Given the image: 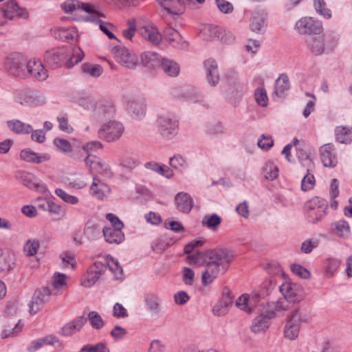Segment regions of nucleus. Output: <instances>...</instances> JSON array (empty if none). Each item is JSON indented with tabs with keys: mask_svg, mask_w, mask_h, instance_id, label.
<instances>
[{
	"mask_svg": "<svg viewBox=\"0 0 352 352\" xmlns=\"http://www.w3.org/2000/svg\"><path fill=\"white\" fill-rule=\"evenodd\" d=\"M84 53L80 47H76L72 52L65 48L51 49L47 51L44 60L51 67H58L65 64L67 68L74 67L82 60Z\"/></svg>",
	"mask_w": 352,
	"mask_h": 352,
	"instance_id": "obj_1",
	"label": "nucleus"
},
{
	"mask_svg": "<svg viewBox=\"0 0 352 352\" xmlns=\"http://www.w3.org/2000/svg\"><path fill=\"white\" fill-rule=\"evenodd\" d=\"M61 8L65 13H75L78 11H84L89 14L87 16L73 17L74 21L83 20L85 21H98V18L103 14L97 11L94 5L89 3L80 2L78 0H66L61 4Z\"/></svg>",
	"mask_w": 352,
	"mask_h": 352,
	"instance_id": "obj_2",
	"label": "nucleus"
},
{
	"mask_svg": "<svg viewBox=\"0 0 352 352\" xmlns=\"http://www.w3.org/2000/svg\"><path fill=\"white\" fill-rule=\"evenodd\" d=\"M328 201L320 197H314L305 204V211L309 222L316 224L327 214Z\"/></svg>",
	"mask_w": 352,
	"mask_h": 352,
	"instance_id": "obj_3",
	"label": "nucleus"
},
{
	"mask_svg": "<svg viewBox=\"0 0 352 352\" xmlns=\"http://www.w3.org/2000/svg\"><path fill=\"white\" fill-rule=\"evenodd\" d=\"M124 129L121 122L116 120H110L101 124L98 135L100 138L107 142H113L122 136Z\"/></svg>",
	"mask_w": 352,
	"mask_h": 352,
	"instance_id": "obj_4",
	"label": "nucleus"
},
{
	"mask_svg": "<svg viewBox=\"0 0 352 352\" xmlns=\"http://www.w3.org/2000/svg\"><path fill=\"white\" fill-rule=\"evenodd\" d=\"M302 322V314L298 307H294L287 316L284 328V336L286 338L293 340L298 338L300 323Z\"/></svg>",
	"mask_w": 352,
	"mask_h": 352,
	"instance_id": "obj_5",
	"label": "nucleus"
},
{
	"mask_svg": "<svg viewBox=\"0 0 352 352\" xmlns=\"http://www.w3.org/2000/svg\"><path fill=\"white\" fill-rule=\"evenodd\" d=\"M116 61L127 69H134L138 63V56L123 46H116L111 50Z\"/></svg>",
	"mask_w": 352,
	"mask_h": 352,
	"instance_id": "obj_6",
	"label": "nucleus"
},
{
	"mask_svg": "<svg viewBox=\"0 0 352 352\" xmlns=\"http://www.w3.org/2000/svg\"><path fill=\"white\" fill-rule=\"evenodd\" d=\"M206 260L227 270L234 258V254L227 249H214L207 252Z\"/></svg>",
	"mask_w": 352,
	"mask_h": 352,
	"instance_id": "obj_7",
	"label": "nucleus"
},
{
	"mask_svg": "<svg viewBox=\"0 0 352 352\" xmlns=\"http://www.w3.org/2000/svg\"><path fill=\"white\" fill-rule=\"evenodd\" d=\"M156 123L158 131L163 138L170 140L177 135L178 123L175 119L168 116H160Z\"/></svg>",
	"mask_w": 352,
	"mask_h": 352,
	"instance_id": "obj_8",
	"label": "nucleus"
},
{
	"mask_svg": "<svg viewBox=\"0 0 352 352\" xmlns=\"http://www.w3.org/2000/svg\"><path fill=\"white\" fill-rule=\"evenodd\" d=\"M15 177L30 189L36 190L42 193H45L48 191L45 184L42 183L30 172L18 170L15 173Z\"/></svg>",
	"mask_w": 352,
	"mask_h": 352,
	"instance_id": "obj_9",
	"label": "nucleus"
},
{
	"mask_svg": "<svg viewBox=\"0 0 352 352\" xmlns=\"http://www.w3.org/2000/svg\"><path fill=\"white\" fill-rule=\"evenodd\" d=\"M85 162L93 175L99 174L106 177L112 176L109 166L102 162L96 156L89 155L85 158Z\"/></svg>",
	"mask_w": 352,
	"mask_h": 352,
	"instance_id": "obj_10",
	"label": "nucleus"
},
{
	"mask_svg": "<svg viewBox=\"0 0 352 352\" xmlns=\"http://www.w3.org/2000/svg\"><path fill=\"white\" fill-rule=\"evenodd\" d=\"M52 292L48 287H45L42 290L36 291L29 302V312L30 314H35L40 311L45 303L48 301Z\"/></svg>",
	"mask_w": 352,
	"mask_h": 352,
	"instance_id": "obj_11",
	"label": "nucleus"
},
{
	"mask_svg": "<svg viewBox=\"0 0 352 352\" xmlns=\"http://www.w3.org/2000/svg\"><path fill=\"white\" fill-rule=\"evenodd\" d=\"M105 270V264L100 261H96L87 270V274L84 276L82 285L86 287H91L104 272Z\"/></svg>",
	"mask_w": 352,
	"mask_h": 352,
	"instance_id": "obj_12",
	"label": "nucleus"
},
{
	"mask_svg": "<svg viewBox=\"0 0 352 352\" xmlns=\"http://www.w3.org/2000/svg\"><path fill=\"white\" fill-rule=\"evenodd\" d=\"M94 115L98 121L102 124L108 120H113L115 108L109 101L99 102L95 107Z\"/></svg>",
	"mask_w": 352,
	"mask_h": 352,
	"instance_id": "obj_13",
	"label": "nucleus"
},
{
	"mask_svg": "<svg viewBox=\"0 0 352 352\" xmlns=\"http://www.w3.org/2000/svg\"><path fill=\"white\" fill-rule=\"evenodd\" d=\"M18 100L21 104L39 105L45 102V98L38 90L24 89L19 92Z\"/></svg>",
	"mask_w": 352,
	"mask_h": 352,
	"instance_id": "obj_14",
	"label": "nucleus"
},
{
	"mask_svg": "<svg viewBox=\"0 0 352 352\" xmlns=\"http://www.w3.org/2000/svg\"><path fill=\"white\" fill-rule=\"evenodd\" d=\"M296 27L302 34H320L322 30L320 23L311 17L301 19L296 23Z\"/></svg>",
	"mask_w": 352,
	"mask_h": 352,
	"instance_id": "obj_15",
	"label": "nucleus"
},
{
	"mask_svg": "<svg viewBox=\"0 0 352 352\" xmlns=\"http://www.w3.org/2000/svg\"><path fill=\"white\" fill-rule=\"evenodd\" d=\"M280 291L284 296L285 299L292 305L302 300L301 289L296 284L285 282L280 286Z\"/></svg>",
	"mask_w": 352,
	"mask_h": 352,
	"instance_id": "obj_16",
	"label": "nucleus"
},
{
	"mask_svg": "<svg viewBox=\"0 0 352 352\" xmlns=\"http://www.w3.org/2000/svg\"><path fill=\"white\" fill-rule=\"evenodd\" d=\"M138 34L146 41L153 45H158L162 40V35L155 26L145 25L137 30Z\"/></svg>",
	"mask_w": 352,
	"mask_h": 352,
	"instance_id": "obj_17",
	"label": "nucleus"
},
{
	"mask_svg": "<svg viewBox=\"0 0 352 352\" xmlns=\"http://www.w3.org/2000/svg\"><path fill=\"white\" fill-rule=\"evenodd\" d=\"M52 34L62 41L73 43L78 39V34L75 27H57L51 30Z\"/></svg>",
	"mask_w": 352,
	"mask_h": 352,
	"instance_id": "obj_18",
	"label": "nucleus"
},
{
	"mask_svg": "<svg viewBox=\"0 0 352 352\" xmlns=\"http://www.w3.org/2000/svg\"><path fill=\"white\" fill-rule=\"evenodd\" d=\"M226 270L206 260L205 270L202 272L201 282L204 286L211 284L219 276L220 272H225Z\"/></svg>",
	"mask_w": 352,
	"mask_h": 352,
	"instance_id": "obj_19",
	"label": "nucleus"
},
{
	"mask_svg": "<svg viewBox=\"0 0 352 352\" xmlns=\"http://www.w3.org/2000/svg\"><path fill=\"white\" fill-rule=\"evenodd\" d=\"M2 11L5 17L9 19L18 18H28V12L25 9L20 8L15 1L11 0L6 2L2 7Z\"/></svg>",
	"mask_w": 352,
	"mask_h": 352,
	"instance_id": "obj_20",
	"label": "nucleus"
},
{
	"mask_svg": "<svg viewBox=\"0 0 352 352\" xmlns=\"http://www.w3.org/2000/svg\"><path fill=\"white\" fill-rule=\"evenodd\" d=\"M26 64L21 56L16 55L7 60L6 67L11 74L22 78L26 75Z\"/></svg>",
	"mask_w": 352,
	"mask_h": 352,
	"instance_id": "obj_21",
	"label": "nucleus"
},
{
	"mask_svg": "<svg viewBox=\"0 0 352 352\" xmlns=\"http://www.w3.org/2000/svg\"><path fill=\"white\" fill-rule=\"evenodd\" d=\"M164 38L173 47L184 48L187 46V42L183 39L179 32L170 26L164 29Z\"/></svg>",
	"mask_w": 352,
	"mask_h": 352,
	"instance_id": "obj_22",
	"label": "nucleus"
},
{
	"mask_svg": "<svg viewBox=\"0 0 352 352\" xmlns=\"http://www.w3.org/2000/svg\"><path fill=\"white\" fill-rule=\"evenodd\" d=\"M28 73L38 80H44L47 76V72L39 60L35 59L29 60L26 64Z\"/></svg>",
	"mask_w": 352,
	"mask_h": 352,
	"instance_id": "obj_23",
	"label": "nucleus"
},
{
	"mask_svg": "<svg viewBox=\"0 0 352 352\" xmlns=\"http://www.w3.org/2000/svg\"><path fill=\"white\" fill-rule=\"evenodd\" d=\"M321 160L324 166L334 167L337 164V158L334 153L333 145L326 144L320 148Z\"/></svg>",
	"mask_w": 352,
	"mask_h": 352,
	"instance_id": "obj_24",
	"label": "nucleus"
},
{
	"mask_svg": "<svg viewBox=\"0 0 352 352\" xmlns=\"http://www.w3.org/2000/svg\"><path fill=\"white\" fill-rule=\"evenodd\" d=\"M207 81L211 86H215L219 81L218 65L215 60L208 59L204 62Z\"/></svg>",
	"mask_w": 352,
	"mask_h": 352,
	"instance_id": "obj_25",
	"label": "nucleus"
},
{
	"mask_svg": "<svg viewBox=\"0 0 352 352\" xmlns=\"http://www.w3.org/2000/svg\"><path fill=\"white\" fill-rule=\"evenodd\" d=\"M110 188L102 182L96 176H94L93 183L90 188V193L96 198L103 200L110 193Z\"/></svg>",
	"mask_w": 352,
	"mask_h": 352,
	"instance_id": "obj_26",
	"label": "nucleus"
},
{
	"mask_svg": "<svg viewBox=\"0 0 352 352\" xmlns=\"http://www.w3.org/2000/svg\"><path fill=\"white\" fill-rule=\"evenodd\" d=\"M126 109L133 118L138 119L144 116L146 105L142 100L131 99L127 101Z\"/></svg>",
	"mask_w": 352,
	"mask_h": 352,
	"instance_id": "obj_27",
	"label": "nucleus"
},
{
	"mask_svg": "<svg viewBox=\"0 0 352 352\" xmlns=\"http://www.w3.org/2000/svg\"><path fill=\"white\" fill-rule=\"evenodd\" d=\"M87 322V318L80 316L66 324L61 329V334L64 336H70L79 331Z\"/></svg>",
	"mask_w": 352,
	"mask_h": 352,
	"instance_id": "obj_28",
	"label": "nucleus"
},
{
	"mask_svg": "<svg viewBox=\"0 0 352 352\" xmlns=\"http://www.w3.org/2000/svg\"><path fill=\"white\" fill-rule=\"evenodd\" d=\"M259 295L254 294L250 297L247 294H243L239 297L236 301V305L240 309L251 313L256 303L258 302Z\"/></svg>",
	"mask_w": 352,
	"mask_h": 352,
	"instance_id": "obj_29",
	"label": "nucleus"
},
{
	"mask_svg": "<svg viewBox=\"0 0 352 352\" xmlns=\"http://www.w3.org/2000/svg\"><path fill=\"white\" fill-rule=\"evenodd\" d=\"M175 202L177 209L182 212H189L193 206L192 198L185 192H178L175 195Z\"/></svg>",
	"mask_w": 352,
	"mask_h": 352,
	"instance_id": "obj_30",
	"label": "nucleus"
},
{
	"mask_svg": "<svg viewBox=\"0 0 352 352\" xmlns=\"http://www.w3.org/2000/svg\"><path fill=\"white\" fill-rule=\"evenodd\" d=\"M222 33L223 29L221 27L206 24L201 28L199 36L203 40L213 41L219 39Z\"/></svg>",
	"mask_w": 352,
	"mask_h": 352,
	"instance_id": "obj_31",
	"label": "nucleus"
},
{
	"mask_svg": "<svg viewBox=\"0 0 352 352\" xmlns=\"http://www.w3.org/2000/svg\"><path fill=\"white\" fill-rule=\"evenodd\" d=\"M167 13L179 15L183 12L184 8L181 0H156Z\"/></svg>",
	"mask_w": 352,
	"mask_h": 352,
	"instance_id": "obj_32",
	"label": "nucleus"
},
{
	"mask_svg": "<svg viewBox=\"0 0 352 352\" xmlns=\"http://www.w3.org/2000/svg\"><path fill=\"white\" fill-rule=\"evenodd\" d=\"M141 59L145 67L154 69L160 66L164 58L155 52H146L142 54Z\"/></svg>",
	"mask_w": 352,
	"mask_h": 352,
	"instance_id": "obj_33",
	"label": "nucleus"
},
{
	"mask_svg": "<svg viewBox=\"0 0 352 352\" xmlns=\"http://www.w3.org/2000/svg\"><path fill=\"white\" fill-rule=\"evenodd\" d=\"M333 233L338 237L346 239L350 236V226L347 221L341 219L331 223Z\"/></svg>",
	"mask_w": 352,
	"mask_h": 352,
	"instance_id": "obj_34",
	"label": "nucleus"
},
{
	"mask_svg": "<svg viewBox=\"0 0 352 352\" xmlns=\"http://www.w3.org/2000/svg\"><path fill=\"white\" fill-rule=\"evenodd\" d=\"M20 157L22 160L36 164H39L50 160L49 155H39L29 149L22 150L20 153Z\"/></svg>",
	"mask_w": 352,
	"mask_h": 352,
	"instance_id": "obj_35",
	"label": "nucleus"
},
{
	"mask_svg": "<svg viewBox=\"0 0 352 352\" xmlns=\"http://www.w3.org/2000/svg\"><path fill=\"white\" fill-rule=\"evenodd\" d=\"M327 38L324 36L311 38L307 41L312 54L316 56L321 55L324 52V45Z\"/></svg>",
	"mask_w": 352,
	"mask_h": 352,
	"instance_id": "obj_36",
	"label": "nucleus"
},
{
	"mask_svg": "<svg viewBox=\"0 0 352 352\" xmlns=\"http://www.w3.org/2000/svg\"><path fill=\"white\" fill-rule=\"evenodd\" d=\"M105 241L109 243H120L124 239V234L121 230L112 228H104L102 230Z\"/></svg>",
	"mask_w": 352,
	"mask_h": 352,
	"instance_id": "obj_37",
	"label": "nucleus"
},
{
	"mask_svg": "<svg viewBox=\"0 0 352 352\" xmlns=\"http://www.w3.org/2000/svg\"><path fill=\"white\" fill-rule=\"evenodd\" d=\"M289 88L290 85L288 76L285 74H280L275 82L274 94L278 97H282Z\"/></svg>",
	"mask_w": 352,
	"mask_h": 352,
	"instance_id": "obj_38",
	"label": "nucleus"
},
{
	"mask_svg": "<svg viewBox=\"0 0 352 352\" xmlns=\"http://www.w3.org/2000/svg\"><path fill=\"white\" fill-rule=\"evenodd\" d=\"M8 126L14 133L28 134L32 131L31 125L24 123L19 120L8 121Z\"/></svg>",
	"mask_w": 352,
	"mask_h": 352,
	"instance_id": "obj_39",
	"label": "nucleus"
},
{
	"mask_svg": "<svg viewBox=\"0 0 352 352\" xmlns=\"http://www.w3.org/2000/svg\"><path fill=\"white\" fill-rule=\"evenodd\" d=\"M144 167L161 175L165 176L168 179H170L173 176V171L168 166H161L155 162H146L144 164Z\"/></svg>",
	"mask_w": 352,
	"mask_h": 352,
	"instance_id": "obj_40",
	"label": "nucleus"
},
{
	"mask_svg": "<svg viewBox=\"0 0 352 352\" xmlns=\"http://www.w3.org/2000/svg\"><path fill=\"white\" fill-rule=\"evenodd\" d=\"M269 324L270 320L260 314L252 320L251 329L254 333H259L265 331L269 327Z\"/></svg>",
	"mask_w": 352,
	"mask_h": 352,
	"instance_id": "obj_41",
	"label": "nucleus"
},
{
	"mask_svg": "<svg viewBox=\"0 0 352 352\" xmlns=\"http://www.w3.org/2000/svg\"><path fill=\"white\" fill-rule=\"evenodd\" d=\"M336 139L342 144H347L352 141V131L344 126H337L335 130Z\"/></svg>",
	"mask_w": 352,
	"mask_h": 352,
	"instance_id": "obj_42",
	"label": "nucleus"
},
{
	"mask_svg": "<svg viewBox=\"0 0 352 352\" xmlns=\"http://www.w3.org/2000/svg\"><path fill=\"white\" fill-rule=\"evenodd\" d=\"M56 342H57L56 337L48 336L43 338L33 340L30 345L27 348V350L29 352H34L45 344H53Z\"/></svg>",
	"mask_w": 352,
	"mask_h": 352,
	"instance_id": "obj_43",
	"label": "nucleus"
},
{
	"mask_svg": "<svg viewBox=\"0 0 352 352\" xmlns=\"http://www.w3.org/2000/svg\"><path fill=\"white\" fill-rule=\"evenodd\" d=\"M14 255L10 252H5L0 256V271L8 272L14 267Z\"/></svg>",
	"mask_w": 352,
	"mask_h": 352,
	"instance_id": "obj_44",
	"label": "nucleus"
},
{
	"mask_svg": "<svg viewBox=\"0 0 352 352\" xmlns=\"http://www.w3.org/2000/svg\"><path fill=\"white\" fill-rule=\"evenodd\" d=\"M103 264H105L106 268L109 267V269L115 274L116 279L121 278L123 270L117 260L109 255L107 256L106 261L103 263Z\"/></svg>",
	"mask_w": 352,
	"mask_h": 352,
	"instance_id": "obj_45",
	"label": "nucleus"
},
{
	"mask_svg": "<svg viewBox=\"0 0 352 352\" xmlns=\"http://www.w3.org/2000/svg\"><path fill=\"white\" fill-rule=\"evenodd\" d=\"M160 67L170 76H177L179 73L178 64L173 60L164 58Z\"/></svg>",
	"mask_w": 352,
	"mask_h": 352,
	"instance_id": "obj_46",
	"label": "nucleus"
},
{
	"mask_svg": "<svg viewBox=\"0 0 352 352\" xmlns=\"http://www.w3.org/2000/svg\"><path fill=\"white\" fill-rule=\"evenodd\" d=\"M264 177L266 179L274 180L278 175V167L271 162H267L263 168Z\"/></svg>",
	"mask_w": 352,
	"mask_h": 352,
	"instance_id": "obj_47",
	"label": "nucleus"
},
{
	"mask_svg": "<svg viewBox=\"0 0 352 352\" xmlns=\"http://www.w3.org/2000/svg\"><path fill=\"white\" fill-rule=\"evenodd\" d=\"M221 223V217L217 214H212L208 217H205L202 221V224L211 230H217L218 226Z\"/></svg>",
	"mask_w": 352,
	"mask_h": 352,
	"instance_id": "obj_48",
	"label": "nucleus"
},
{
	"mask_svg": "<svg viewBox=\"0 0 352 352\" xmlns=\"http://www.w3.org/2000/svg\"><path fill=\"white\" fill-rule=\"evenodd\" d=\"M311 168H307V174L303 177L301 182V189L303 191H308L311 190L316 184L315 177L313 174L310 173Z\"/></svg>",
	"mask_w": 352,
	"mask_h": 352,
	"instance_id": "obj_49",
	"label": "nucleus"
},
{
	"mask_svg": "<svg viewBox=\"0 0 352 352\" xmlns=\"http://www.w3.org/2000/svg\"><path fill=\"white\" fill-rule=\"evenodd\" d=\"M82 70L85 74H87L92 77H98L103 72L100 65L90 63H84L82 65Z\"/></svg>",
	"mask_w": 352,
	"mask_h": 352,
	"instance_id": "obj_50",
	"label": "nucleus"
},
{
	"mask_svg": "<svg viewBox=\"0 0 352 352\" xmlns=\"http://www.w3.org/2000/svg\"><path fill=\"white\" fill-rule=\"evenodd\" d=\"M230 92L235 99L241 98L246 92V87L242 82H235L231 85Z\"/></svg>",
	"mask_w": 352,
	"mask_h": 352,
	"instance_id": "obj_51",
	"label": "nucleus"
},
{
	"mask_svg": "<svg viewBox=\"0 0 352 352\" xmlns=\"http://www.w3.org/2000/svg\"><path fill=\"white\" fill-rule=\"evenodd\" d=\"M274 305V310L276 312V317L283 315L285 311L294 309L292 305L289 301L285 299L283 301L272 302Z\"/></svg>",
	"mask_w": 352,
	"mask_h": 352,
	"instance_id": "obj_52",
	"label": "nucleus"
},
{
	"mask_svg": "<svg viewBox=\"0 0 352 352\" xmlns=\"http://www.w3.org/2000/svg\"><path fill=\"white\" fill-rule=\"evenodd\" d=\"M89 320L91 327L95 329H100L104 326V322L101 316L96 311L89 313L87 320Z\"/></svg>",
	"mask_w": 352,
	"mask_h": 352,
	"instance_id": "obj_53",
	"label": "nucleus"
},
{
	"mask_svg": "<svg viewBox=\"0 0 352 352\" xmlns=\"http://www.w3.org/2000/svg\"><path fill=\"white\" fill-rule=\"evenodd\" d=\"M40 247V243L38 240L29 239L24 245V252L27 256L35 255Z\"/></svg>",
	"mask_w": 352,
	"mask_h": 352,
	"instance_id": "obj_54",
	"label": "nucleus"
},
{
	"mask_svg": "<svg viewBox=\"0 0 352 352\" xmlns=\"http://www.w3.org/2000/svg\"><path fill=\"white\" fill-rule=\"evenodd\" d=\"M314 5L316 12L327 19L331 16V10L326 8V3L324 0H314Z\"/></svg>",
	"mask_w": 352,
	"mask_h": 352,
	"instance_id": "obj_55",
	"label": "nucleus"
},
{
	"mask_svg": "<svg viewBox=\"0 0 352 352\" xmlns=\"http://www.w3.org/2000/svg\"><path fill=\"white\" fill-rule=\"evenodd\" d=\"M56 195L62 199L65 202L75 205L77 204L79 201L78 198L74 195H69L64 191L61 188H56L55 190Z\"/></svg>",
	"mask_w": 352,
	"mask_h": 352,
	"instance_id": "obj_56",
	"label": "nucleus"
},
{
	"mask_svg": "<svg viewBox=\"0 0 352 352\" xmlns=\"http://www.w3.org/2000/svg\"><path fill=\"white\" fill-rule=\"evenodd\" d=\"M251 30L256 32H262L265 28V19L260 15H256L252 18L250 25Z\"/></svg>",
	"mask_w": 352,
	"mask_h": 352,
	"instance_id": "obj_57",
	"label": "nucleus"
},
{
	"mask_svg": "<svg viewBox=\"0 0 352 352\" xmlns=\"http://www.w3.org/2000/svg\"><path fill=\"white\" fill-rule=\"evenodd\" d=\"M80 352H109V350L105 344L99 342L95 345H85L80 349Z\"/></svg>",
	"mask_w": 352,
	"mask_h": 352,
	"instance_id": "obj_58",
	"label": "nucleus"
},
{
	"mask_svg": "<svg viewBox=\"0 0 352 352\" xmlns=\"http://www.w3.org/2000/svg\"><path fill=\"white\" fill-rule=\"evenodd\" d=\"M160 302L161 300L157 297L153 296L148 297L146 300V303L149 310L155 314L160 312Z\"/></svg>",
	"mask_w": 352,
	"mask_h": 352,
	"instance_id": "obj_59",
	"label": "nucleus"
},
{
	"mask_svg": "<svg viewBox=\"0 0 352 352\" xmlns=\"http://www.w3.org/2000/svg\"><path fill=\"white\" fill-rule=\"evenodd\" d=\"M254 96L256 101L259 105L262 107L267 106L268 103V98L265 89L261 87L257 88L255 91Z\"/></svg>",
	"mask_w": 352,
	"mask_h": 352,
	"instance_id": "obj_60",
	"label": "nucleus"
},
{
	"mask_svg": "<svg viewBox=\"0 0 352 352\" xmlns=\"http://www.w3.org/2000/svg\"><path fill=\"white\" fill-rule=\"evenodd\" d=\"M169 164L173 168H186L188 164L186 160L181 155H175L170 158Z\"/></svg>",
	"mask_w": 352,
	"mask_h": 352,
	"instance_id": "obj_61",
	"label": "nucleus"
},
{
	"mask_svg": "<svg viewBox=\"0 0 352 352\" xmlns=\"http://www.w3.org/2000/svg\"><path fill=\"white\" fill-rule=\"evenodd\" d=\"M274 145V140L270 135L263 134L258 140V146L262 149L268 150Z\"/></svg>",
	"mask_w": 352,
	"mask_h": 352,
	"instance_id": "obj_62",
	"label": "nucleus"
},
{
	"mask_svg": "<svg viewBox=\"0 0 352 352\" xmlns=\"http://www.w3.org/2000/svg\"><path fill=\"white\" fill-rule=\"evenodd\" d=\"M291 269L293 273L300 278H308L310 276L309 272L300 265L292 264Z\"/></svg>",
	"mask_w": 352,
	"mask_h": 352,
	"instance_id": "obj_63",
	"label": "nucleus"
},
{
	"mask_svg": "<svg viewBox=\"0 0 352 352\" xmlns=\"http://www.w3.org/2000/svg\"><path fill=\"white\" fill-rule=\"evenodd\" d=\"M215 3L219 10L224 14H230L234 10L232 4L226 0H215Z\"/></svg>",
	"mask_w": 352,
	"mask_h": 352,
	"instance_id": "obj_64",
	"label": "nucleus"
}]
</instances>
